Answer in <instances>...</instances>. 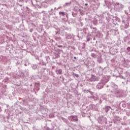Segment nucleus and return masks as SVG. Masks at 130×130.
<instances>
[{"mask_svg":"<svg viewBox=\"0 0 130 130\" xmlns=\"http://www.w3.org/2000/svg\"><path fill=\"white\" fill-rule=\"evenodd\" d=\"M72 118L73 121H78V117H77L76 116H72Z\"/></svg>","mask_w":130,"mask_h":130,"instance_id":"f257e3e1","label":"nucleus"},{"mask_svg":"<svg viewBox=\"0 0 130 130\" xmlns=\"http://www.w3.org/2000/svg\"><path fill=\"white\" fill-rule=\"evenodd\" d=\"M74 58H76V57H74Z\"/></svg>","mask_w":130,"mask_h":130,"instance_id":"6e6552de","label":"nucleus"},{"mask_svg":"<svg viewBox=\"0 0 130 130\" xmlns=\"http://www.w3.org/2000/svg\"><path fill=\"white\" fill-rule=\"evenodd\" d=\"M85 6H88V4H85Z\"/></svg>","mask_w":130,"mask_h":130,"instance_id":"0eeeda50","label":"nucleus"},{"mask_svg":"<svg viewBox=\"0 0 130 130\" xmlns=\"http://www.w3.org/2000/svg\"><path fill=\"white\" fill-rule=\"evenodd\" d=\"M127 50L128 51H130V47H128L127 48Z\"/></svg>","mask_w":130,"mask_h":130,"instance_id":"20e7f679","label":"nucleus"},{"mask_svg":"<svg viewBox=\"0 0 130 130\" xmlns=\"http://www.w3.org/2000/svg\"><path fill=\"white\" fill-rule=\"evenodd\" d=\"M106 109H107V110H109L111 108H110V107H109V106H107V107H106Z\"/></svg>","mask_w":130,"mask_h":130,"instance_id":"7ed1b4c3","label":"nucleus"},{"mask_svg":"<svg viewBox=\"0 0 130 130\" xmlns=\"http://www.w3.org/2000/svg\"><path fill=\"white\" fill-rule=\"evenodd\" d=\"M59 14L62 15V16H64V15H65L64 12H59Z\"/></svg>","mask_w":130,"mask_h":130,"instance_id":"f03ea898","label":"nucleus"},{"mask_svg":"<svg viewBox=\"0 0 130 130\" xmlns=\"http://www.w3.org/2000/svg\"><path fill=\"white\" fill-rule=\"evenodd\" d=\"M58 47H62V46H58Z\"/></svg>","mask_w":130,"mask_h":130,"instance_id":"423d86ee","label":"nucleus"},{"mask_svg":"<svg viewBox=\"0 0 130 130\" xmlns=\"http://www.w3.org/2000/svg\"><path fill=\"white\" fill-rule=\"evenodd\" d=\"M91 56H92L93 57H94V56H95V54H91Z\"/></svg>","mask_w":130,"mask_h":130,"instance_id":"39448f33","label":"nucleus"}]
</instances>
